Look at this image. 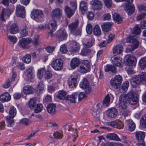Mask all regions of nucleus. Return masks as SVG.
<instances>
[{
  "mask_svg": "<svg viewBox=\"0 0 146 146\" xmlns=\"http://www.w3.org/2000/svg\"><path fill=\"white\" fill-rule=\"evenodd\" d=\"M138 98L136 94L133 91H130L128 94L120 96L119 98V106L122 110L127 108L128 104L127 101L130 104L134 105L137 104Z\"/></svg>",
  "mask_w": 146,
  "mask_h": 146,
  "instance_id": "1",
  "label": "nucleus"
},
{
  "mask_svg": "<svg viewBox=\"0 0 146 146\" xmlns=\"http://www.w3.org/2000/svg\"><path fill=\"white\" fill-rule=\"evenodd\" d=\"M146 82V72H143L141 75H135L130 80V82L133 87H136L140 84Z\"/></svg>",
  "mask_w": 146,
  "mask_h": 146,
  "instance_id": "2",
  "label": "nucleus"
},
{
  "mask_svg": "<svg viewBox=\"0 0 146 146\" xmlns=\"http://www.w3.org/2000/svg\"><path fill=\"white\" fill-rule=\"evenodd\" d=\"M122 81V77L119 75L116 76L114 78L111 80V85L115 89L118 88L120 86Z\"/></svg>",
  "mask_w": 146,
  "mask_h": 146,
  "instance_id": "3",
  "label": "nucleus"
},
{
  "mask_svg": "<svg viewBox=\"0 0 146 146\" xmlns=\"http://www.w3.org/2000/svg\"><path fill=\"white\" fill-rule=\"evenodd\" d=\"M80 86L82 89L85 90L86 94L90 93L92 90V88L90 86L89 82L86 78H84L80 82Z\"/></svg>",
  "mask_w": 146,
  "mask_h": 146,
  "instance_id": "4",
  "label": "nucleus"
},
{
  "mask_svg": "<svg viewBox=\"0 0 146 146\" xmlns=\"http://www.w3.org/2000/svg\"><path fill=\"white\" fill-rule=\"evenodd\" d=\"M44 14L43 11L41 10H33L31 13V17L33 19L36 21L43 17Z\"/></svg>",
  "mask_w": 146,
  "mask_h": 146,
  "instance_id": "5",
  "label": "nucleus"
},
{
  "mask_svg": "<svg viewBox=\"0 0 146 146\" xmlns=\"http://www.w3.org/2000/svg\"><path fill=\"white\" fill-rule=\"evenodd\" d=\"M126 42H127L131 43L132 44L131 50L133 51L137 48L139 46V42L135 36H130L126 38Z\"/></svg>",
  "mask_w": 146,
  "mask_h": 146,
  "instance_id": "6",
  "label": "nucleus"
},
{
  "mask_svg": "<svg viewBox=\"0 0 146 146\" xmlns=\"http://www.w3.org/2000/svg\"><path fill=\"white\" fill-rule=\"evenodd\" d=\"M63 62L60 59H56L52 63V67L55 70H60L63 68Z\"/></svg>",
  "mask_w": 146,
  "mask_h": 146,
  "instance_id": "7",
  "label": "nucleus"
},
{
  "mask_svg": "<svg viewBox=\"0 0 146 146\" xmlns=\"http://www.w3.org/2000/svg\"><path fill=\"white\" fill-rule=\"evenodd\" d=\"M16 14L18 17L25 18L26 15L25 7L21 5H18L16 8Z\"/></svg>",
  "mask_w": 146,
  "mask_h": 146,
  "instance_id": "8",
  "label": "nucleus"
},
{
  "mask_svg": "<svg viewBox=\"0 0 146 146\" xmlns=\"http://www.w3.org/2000/svg\"><path fill=\"white\" fill-rule=\"evenodd\" d=\"M90 68V66L88 61L85 60L80 66L79 71L82 73H86L89 71Z\"/></svg>",
  "mask_w": 146,
  "mask_h": 146,
  "instance_id": "9",
  "label": "nucleus"
},
{
  "mask_svg": "<svg viewBox=\"0 0 146 146\" xmlns=\"http://www.w3.org/2000/svg\"><path fill=\"white\" fill-rule=\"evenodd\" d=\"M31 40L30 39L27 38H23L20 40L19 42V46L25 49H28L29 46L28 45L30 43Z\"/></svg>",
  "mask_w": 146,
  "mask_h": 146,
  "instance_id": "10",
  "label": "nucleus"
},
{
  "mask_svg": "<svg viewBox=\"0 0 146 146\" xmlns=\"http://www.w3.org/2000/svg\"><path fill=\"white\" fill-rule=\"evenodd\" d=\"M137 62V59L135 57L130 54L126 56V64L129 66H133L135 67Z\"/></svg>",
  "mask_w": 146,
  "mask_h": 146,
  "instance_id": "11",
  "label": "nucleus"
},
{
  "mask_svg": "<svg viewBox=\"0 0 146 146\" xmlns=\"http://www.w3.org/2000/svg\"><path fill=\"white\" fill-rule=\"evenodd\" d=\"M62 11L58 8L53 10L51 16L53 20H55V18L59 19L62 16Z\"/></svg>",
  "mask_w": 146,
  "mask_h": 146,
  "instance_id": "12",
  "label": "nucleus"
},
{
  "mask_svg": "<svg viewBox=\"0 0 146 146\" xmlns=\"http://www.w3.org/2000/svg\"><path fill=\"white\" fill-rule=\"evenodd\" d=\"M13 12V11L11 9H2L1 15V18L2 21H5V18L9 17Z\"/></svg>",
  "mask_w": 146,
  "mask_h": 146,
  "instance_id": "13",
  "label": "nucleus"
},
{
  "mask_svg": "<svg viewBox=\"0 0 146 146\" xmlns=\"http://www.w3.org/2000/svg\"><path fill=\"white\" fill-rule=\"evenodd\" d=\"M57 27V25L55 20H53L52 21L50 22L48 26L49 33L51 34L52 35L53 32L56 30Z\"/></svg>",
  "mask_w": 146,
  "mask_h": 146,
  "instance_id": "14",
  "label": "nucleus"
},
{
  "mask_svg": "<svg viewBox=\"0 0 146 146\" xmlns=\"http://www.w3.org/2000/svg\"><path fill=\"white\" fill-rule=\"evenodd\" d=\"M56 35L60 40H65L67 37V34L64 29L59 30L57 32Z\"/></svg>",
  "mask_w": 146,
  "mask_h": 146,
  "instance_id": "15",
  "label": "nucleus"
},
{
  "mask_svg": "<svg viewBox=\"0 0 146 146\" xmlns=\"http://www.w3.org/2000/svg\"><path fill=\"white\" fill-rule=\"evenodd\" d=\"M108 117L110 118L116 117L118 114L117 110L114 108H110L108 111Z\"/></svg>",
  "mask_w": 146,
  "mask_h": 146,
  "instance_id": "16",
  "label": "nucleus"
},
{
  "mask_svg": "<svg viewBox=\"0 0 146 146\" xmlns=\"http://www.w3.org/2000/svg\"><path fill=\"white\" fill-rule=\"evenodd\" d=\"M92 7L94 10H100L102 7V3L98 0H93L92 1Z\"/></svg>",
  "mask_w": 146,
  "mask_h": 146,
  "instance_id": "17",
  "label": "nucleus"
},
{
  "mask_svg": "<svg viewBox=\"0 0 146 146\" xmlns=\"http://www.w3.org/2000/svg\"><path fill=\"white\" fill-rule=\"evenodd\" d=\"M113 50V54L115 56L121 54L123 50V48L122 45L118 44L114 46Z\"/></svg>",
  "mask_w": 146,
  "mask_h": 146,
  "instance_id": "18",
  "label": "nucleus"
},
{
  "mask_svg": "<svg viewBox=\"0 0 146 146\" xmlns=\"http://www.w3.org/2000/svg\"><path fill=\"white\" fill-rule=\"evenodd\" d=\"M78 97V94L77 92L73 93L72 95H68L66 98V100L71 103H74Z\"/></svg>",
  "mask_w": 146,
  "mask_h": 146,
  "instance_id": "19",
  "label": "nucleus"
},
{
  "mask_svg": "<svg viewBox=\"0 0 146 146\" xmlns=\"http://www.w3.org/2000/svg\"><path fill=\"white\" fill-rule=\"evenodd\" d=\"M80 10L82 13L84 14L87 11L88 5L87 3L84 1H82L80 4Z\"/></svg>",
  "mask_w": 146,
  "mask_h": 146,
  "instance_id": "20",
  "label": "nucleus"
},
{
  "mask_svg": "<svg viewBox=\"0 0 146 146\" xmlns=\"http://www.w3.org/2000/svg\"><path fill=\"white\" fill-rule=\"evenodd\" d=\"M76 78L71 77L68 80V85L70 88H75L76 86Z\"/></svg>",
  "mask_w": 146,
  "mask_h": 146,
  "instance_id": "21",
  "label": "nucleus"
},
{
  "mask_svg": "<svg viewBox=\"0 0 146 146\" xmlns=\"http://www.w3.org/2000/svg\"><path fill=\"white\" fill-rule=\"evenodd\" d=\"M9 30L11 34H15L18 32L19 28L18 25L14 23L10 25Z\"/></svg>",
  "mask_w": 146,
  "mask_h": 146,
  "instance_id": "22",
  "label": "nucleus"
},
{
  "mask_svg": "<svg viewBox=\"0 0 146 146\" xmlns=\"http://www.w3.org/2000/svg\"><path fill=\"white\" fill-rule=\"evenodd\" d=\"M122 58H120L114 57L112 60V62L113 65L120 67L121 66L122 63Z\"/></svg>",
  "mask_w": 146,
  "mask_h": 146,
  "instance_id": "23",
  "label": "nucleus"
},
{
  "mask_svg": "<svg viewBox=\"0 0 146 146\" xmlns=\"http://www.w3.org/2000/svg\"><path fill=\"white\" fill-rule=\"evenodd\" d=\"M11 99V96L8 92L5 93L0 96V100L2 102L9 101Z\"/></svg>",
  "mask_w": 146,
  "mask_h": 146,
  "instance_id": "24",
  "label": "nucleus"
},
{
  "mask_svg": "<svg viewBox=\"0 0 146 146\" xmlns=\"http://www.w3.org/2000/svg\"><path fill=\"white\" fill-rule=\"evenodd\" d=\"M106 138L111 140H114L118 141H121V140L118 136L114 133H110L107 134Z\"/></svg>",
  "mask_w": 146,
  "mask_h": 146,
  "instance_id": "25",
  "label": "nucleus"
},
{
  "mask_svg": "<svg viewBox=\"0 0 146 146\" xmlns=\"http://www.w3.org/2000/svg\"><path fill=\"white\" fill-rule=\"evenodd\" d=\"M128 128L130 131H133L135 128L136 125L135 123L131 119H129L127 121Z\"/></svg>",
  "mask_w": 146,
  "mask_h": 146,
  "instance_id": "26",
  "label": "nucleus"
},
{
  "mask_svg": "<svg viewBox=\"0 0 146 146\" xmlns=\"http://www.w3.org/2000/svg\"><path fill=\"white\" fill-rule=\"evenodd\" d=\"M80 62L78 58H73L71 61L70 66L71 68L75 69L80 64Z\"/></svg>",
  "mask_w": 146,
  "mask_h": 146,
  "instance_id": "27",
  "label": "nucleus"
},
{
  "mask_svg": "<svg viewBox=\"0 0 146 146\" xmlns=\"http://www.w3.org/2000/svg\"><path fill=\"white\" fill-rule=\"evenodd\" d=\"M136 138L138 141L144 140L145 136V133L143 131H137L135 133Z\"/></svg>",
  "mask_w": 146,
  "mask_h": 146,
  "instance_id": "28",
  "label": "nucleus"
},
{
  "mask_svg": "<svg viewBox=\"0 0 146 146\" xmlns=\"http://www.w3.org/2000/svg\"><path fill=\"white\" fill-rule=\"evenodd\" d=\"M112 24L111 23H104L101 25L102 30L104 32H107L110 31L111 28Z\"/></svg>",
  "mask_w": 146,
  "mask_h": 146,
  "instance_id": "29",
  "label": "nucleus"
},
{
  "mask_svg": "<svg viewBox=\"0 0 146 146\" xmlns=\"http://www.w3.org/2000/svg\"><path fill=\"white\" fill-rule=\"evenodd\" d=\"M78 21L76 20L74 22L70 24L68 26L69 28L71 33L76 30L78 27Z\"/></svg>",
  "mask_w": 146,
  "mask_h": 146,
  "instance_id": "30",
  "label": "nucleus"
},
{
  "mask_svg": "<svg viewBox=\"0 0 146 146\" xmlns=\"http://www.w3.org/2000/svg\"><path fill=\"white\" fill-rule=\"evenodd\" d=\"M56 105L53 104H49L47 107L48 112L51 114H54L55 112Z\"/></svg>",
  "mask_w": 146,
  "mask_h": 146,
  "instance_id": "31",
  "label": "nucleus"
},
{
  "mask_svg": "<svg viewBox=\"0 0 146 146\" xmlns=\"http://www.w3.org/2000/svg\"><path fill=\"white\" fill-rule=\"evenodd\" d=\"M80 48V46L79 43L76 42H74L73 46L71 48V52L73 53H74L78 52Z\"/></svg>",
  "mask_w": 146,
  "mask_h": 146,
  "instance_id": "32",
  "label": "nucleus"
},
{
  "mask_svg": "<svg viewBox=\"0 0 146 146\" xmlns=\"http://www.w3.org/2000/svg\"><path fill=\"white\" fill-rule=\"evenodd\" d=\"M33 88L31 86L28 85L25 86L23 88V91L24 94H29L33 92Z\"/></svg>",
  "mask_w": 146,
  "mask_h": 146,
  "instance_id": "33",
  "label": "nucleus"
},
{
  "mask_svg": "<svg viewBox=\"0 0 146 146\" xmlns=\"http://www.w3.org/2000/svg\"><path fill=\"white\" fill-rule=\"evenodd\" d=\"M65 11L67 17L69 18L71 17L74 13V11L71 9L67 6L65 7Z\"/></svg>",
  "mask_w": 146,
  "mask_h": 146,
  "instance_id": "34",
  "label": "nucleus"
},
{
  "mask_svg": "<svg viewBox=\"0 0 146 146\" xmlns=\"http://www.w3.org/2000/svg\"><path fill=\"white\" fill-rule=\"evenodd\" d=\"M127 14L129 15H131L134 12L135 7L133 5L127 6L125 8Z\"/></svg>",
  "mask_w": 146,
  "mask_h": 146,
  "instance_id": "35",
  "label": "nucleus"
},
{
  "mask_svg": "<svg viewBox=\"0 0 146 146\" xmlns=\"http://www.w3.org/2000/svg\"><path fill=\"white\" fill-rule=\"evenodd\" d=\"M105 71L106 72L110 71L114 73H116L117 72L115 66L109 65H107L106 66L105 68Z\"/></svg>",
  "mask_w": 146,
  "mask_h": 146,
  "instance_id": "36",
  "label": "nucleus"
},
{
  "mask_svg": "<svg viewBox=\"0 0 146 146\" xmlns=\"http://www.w3.org/2000/svg\"><path fill=\"white\" fill-rule=\"evenodd\" d=\"M113 17L114 20L118 24L121 23L123 21L122 18L117 13H114L113 15Z\"/></svg>",
  "mask_w": 146,
  "mask_h": 146,
  "instance_id": "37",
  "label": "nucleus"
},
{
  "mask_svg": "<svg viewBox=\"0 0 146 146\" xmlns=\"http://www.w3.org/2000/svg\"><path fill=\"white\" fill-rule=\"evenodd\" d=\"M140 125L143 128H146V113L145 114L140 120Z\"/></svg>",
  "mask_w": 146,
  "mask_h": 146,
  "instance_id": "38",
  "label": "nucleus"
},
{
  "mask_svg": "<svg viewBox=\"0 0 146 146\" xmlns=\"http://www.w3.org/2000/svg\"><path fill=\"white\" fill-rule=\"evenodd\" d=\"M66 94L64 91L61 90L58 92L56 96L57 98L61 100H63L65 98Z\"/></svg>",
  "mask_w": 146,
  "mask_h": 146,
  "instance_id": "39",
  "label": "nucleus"
},
{
  "mask_svg": "<svg viewBox=\"0 0 146 146\" xmlns=\"http://www.w3.org/2000/svg\"><path fill=\"white\" fill-rule=\"evenodd\" d=\"M9 116L8 117L13 118L16 115L17 113V111L16 108L14 107H11L9 110Z\"/></svg>",
  "mask_w": 146,
  "mask_h": 146,
  "instance_id": "40",
  "label": "nucleus"
},
{
  "mask_svg": "<svg viewBox=\"0 0 146 146\" xmlns=\"http://www.w3.org/2000/svg\"><path fill=\"white\" fill-rule=\"evenodd\" d=\"M94 30L93 33L95 35L97 36L100 35L101 32L99 26L97 25H96L94 28Z\"/></svg>",
  "mask_w": 146,
  "mask_h": 146,
  "instance_id": "41",
  "label": "nucleus"
},
{
  "mask_svg": "<svg viewBox=\"0 0 146 146\" xmlns=\"http://www.w3.org/2000/svg\"><path fill=\"white\" fill-rule=\"evenodd\" d=\"M36 101L35 98H33L30 100L29 102V106L31 109H34L36 105Z\"/></svg>",
  "mask_w": 146,
  "mask_h": 146,
  "instance_id": "42",
  "label": "nucleus"
},
{
  "mask_svg": "<svg viewBox=\"0 0 146 146\" xmlns=\"http://www.w3.org/2000/svg\"><path fill=\"white\" fill-rule=\"evenodd\" d=\"M139 64L142 69L146 67V57L141 58L139 61Z\"/></svg>",
  "mask_w": 146,
  "mask_h": 146,
  "instance_id": "43",
  "label": "nucleus"
},
{
  "mask_svg": "<svg viewBox=\"0 0 146 146\" xmlns=\"http://www.w3.org/2000/svg\"><path fill=\"white\" fill-rule=\"evenodd\" d=\"M8 124L7 125L8 127H12L14 124V122L13 118L11 117L7 116L5 117Z\"/></svg>",
  "mask_w": 146,
  "mask_h": 146,
  "instance_id": "44",
  "label": "nucleus"
},
{
  "mask_svg": "<svg viewBox=\"0 0 146 146\" xmlns=\"http://www.w3.org/2000/svg\"><path fill=\"white\" fill-rule=\"evenodd\" d=\"M27 27L26 25L24 26L21 30L20 33L22 37L27 36L28 34V31H27Z\"/></svg>",
  "mask_w": 146,
  "mask_h": 146,
  "instance_id": "45",
  "label": "nucleus"
},
{
  "mask_svg": "<svg viewBox=\"0 0 146 146\" xmlns=\"http://www.w3.org/2000/svg\"><path fill=\"white\" fill-rule=\"evenodd\" d=\"M43 106L42 104H38L34 108V111L35 113H38L41 111L43 109Z\"/></svg>",
  "mask_w": 146,
  "mask_h": 146,
  "instance_id": "46",
  "label": "nucleus"
},
{
  "mask_svg": "<svg viewBox=\"0 0 146 146\" xmlns=\"http://www.w3.org/2000/svg\"><path fill=\"white\" fill-rule=\"evenodd\" d=\"M23 61L26 63H29L31 61V56L29 54H25L23 58Z\"/></svg>",
  "mask_w": 146,
  "mask_h": 146,
  "instance_id": "47",
  "label": "nucleus"
},
{
  "mask_svg": "<svg viewBox=\"0 0 146 146\" xmlns=\"http://www.w3.org/2000/svg\"><path fill=\"white\" fill-rule=\"evenodd\" d=\"M45 72V70L44 68H42L38 70L37 73V76L38 78L39 79H40L42 78L43 75V74Z\"/></svg>",
  "mask_w": 146,
  "mask_h": 146,
  "instance_id": "48",
  "label": "nucleus"
},
{
  "mask_svg": "<svg viewBox=\"0 0 146 146\" xmlns=\"http://www.w3.org/2000/svg\"><path fill=\"white\" fill-rule=\"evenodd\" d=\"M90 49L87 48H84L81 50V54L83 56H85L89 54L90 52Z\"/></svg>",
  "mask_w": 146,
  "mask_h": 146,
  "instance_id": "49",
  "label": "nucleus"
},
{
  "mask_svg": "<svg viewBox=\"0 0 146 146\" xmlns=\"http://www.w3.org/2000/svg\"><path fill=\"white\" fill-rule=\"evenodd\" d=\"M133 33L135 34L139 35L141 33V30L138 25H136L134 28Z\"/></svg>",
  "mask_w": 146,
  "mask_h": 146,
  "instance_id": "50",
  "label": "nucleus"
},
{
  "mask_svg": "<svg viewBox=\"0 0 146 146\" xmlns=\"http://www.w3.org/2000/svg\"><path fill=\"white\" fill-rule=\"evenodd\" d=\"M110 101V97L109 94H107L105 97L103 103V104L107 106L109 103Z\"/></svg>",
  "mask_w": 146,
  "mask_h": 146,
  "instance_id": "51",
  "label": "nucleus"
},
{
  "mask_svg": "<svg viewBox=\"0 0 146 146\" xmlns=\"http://www.w3.org/2000/svg\"><path fill=\"white\" fill-rule=\"evenodd\" d=\"M95 40L93 38H91L90 41H88L85 44V46L87 48H90L92 47L95 42Z\"/></svg>",
  "mask_w": 146,
  "mask_h": 146,
  "instance_id": "52",
  "label": "nucleus"
},
{
  "mask_svg": "<svg viewBox=\"0 0 146 146\" xmlns=\"http://www.w3.org/2000/svg\"><path fill=\"white\" fill-rule=\"evenodd\" d=\"M105 5L109 8L112 6V3L111 0H103Z\"/></svg>",
  "mask_w": 146,
  "mask_h": 146,
  "instance_id": "53",
  "label": "nucleus"
},
{
  "mask_svg": "<svg viewBox=\"0 0 146 146\" xmlns=\"http://www.w3.org/2000/svg\"><path fill=\"white\" fill-rule=\"evenodd\" d=\"M60 50L61 52L63 54H65L68 51L66 45L65 44H63L60 46Z\"/></svg>",
  "mask_w": 146,
  "mask_h": 146,
  "instance_id": "54",
  "label": "nucleus"
},
{
  "mask_svg": "<svg viewBox=\"0 0 146 146\" xmlns=\"http://www.w3.org/2000/svg\"><path fill=\"white\" fill-rule=\"evenodd\" d=\"M86 31L87 33L89 34H91L92 31V26L90 24H88L86 27Z\"/></svg>",
  "mask_w": 146,
  "mask_h": 146,
  "instance_id": "55",
  "label": "nucleus"
},
{
  "mask_svg": "<svg viewBox=\"0 0 146 146\" xmlns=\"http://www.w3.org/2000/svg\"><path fill=\"white\" fill-rule=\"evenodd\" d=\"M8 38L9 40L14 44L17 41V38L15 36L9 35L8 36Z\"/></svg>",
  "mask_w": 146,
  "mask_h": 146,
  "instance_id": "56",
  "label": "nucleus"
},
{
  "mask_svg": "<svg viewBox=\"0 0 146 146\" xmlns=\"http://www.w3.org/2000/svg\"><path fill=\"white\" fill-rule=\"evenodd\" d=\"M53 135L54 137L56 139H59L62 138V134L61 133L58 131L54 132Z\"/></svg>",
  "mask_w": 146,
  "mask_h": 146,
  "instance_id": "57",
  "label": "nucleus"
},
{
  "mask_svg": "<svg viewBox=\"0 0 146 146\" xmlns=\"http://www.w3.org/2000/svg\"><path fill=\"white\" fill-rule=\"evenodd\" d=\"M20 122L21 123L24 124L26 125H28L30 123L29 120L26 118L23 119L20 121Z\"/></svg>",
  "mask_w": 146,
  "mask_h": 146,
  "instance_id": "58",
  "label": "nucleus"
},
{
  "mask_svg": "<svg viewBox=\"0 0 146 146\" xmlns=\"http://www.w3.org/2000/svg\"><path fill=\"white\" fill-rule=\"evenodd\" d=\"M129 85L128 82L126 81L123 83L122 86L121 88L124 91H126Z\"/></svg>",
  "mask_w": 146,
  "mask_h": 146,
  "instance_id": "59",
  "label": "nucleus"
},
{
  "mask_svg": "<svg viewBox=\"0 0 146 146\" xmlns=\"http://www.w3.org/2000/svg\"><path fill=\"white\" fill-rule=\"evenodd\" d=\"M139 11L140 12L146 11V5H143L137 6Z\"/></svg>",
  "mask_w": 146,
  "mask_h": 146,
  "instance_id": "60",
  "label": "nucleus"
},
{
  "mask_svg": "<svg viewBox=\"0 0 146 146\" xmlns=\"http://www.w3.org/2000/svg\"><path fill=\"white\" fill-rule=\"evenodd\" d=\"M16 66L18 69L21 70H23L25 69L24 64L21 62L18 63L16 65Z\"/></svg>",
  "mask_w": 146,
  "mask_h": 146,
  "instance_id": "61",
  "label": "nucleus"
},
{
  "mask_svg": "<svg viewBox=\"0 0 146 146\" xmlns=\"http://www.w3.org/2000/svg\"><path fill=\"white\" fill-rule=\"evenodd\" d=\"M36 89L37 91H39V92L43 90V85L42 82H40L37 85V87H36Z\"/></svg>",
  "mask_w": 146,
  "mask_h": 146,
  "instance_id": "62",
  "label": "nucleus"
},
{
  "mask_svg": "<svg viewBox=\"0 0 146 146\" xmlns=\"http://www.w3.org/2000/svg\"><path fill=\"white\" fill-rule=\"evenodd\" d=\"M117 128L119 129H122L124 127V125L123 123L119 120H117Z\"/></svg>",
  "mask_w": 146,
  "mask_h": 146,
  "instance_id": "63",
  "label": "nucleus"
},
{
  "mask_svg": "<svg viewBox=\"0 0 146 146\" xmlns=\"http://www.w3.org/2000/svg\"><path fill=\"white\" fill-rule=\"evenodd\" d=\"M52 74L49 71L46 72L44 75L45 78L48 79L51 78L52 76Z\"/></svg>",
  "mask_w": 146,
  "mask_h": 146,
  "instance_id": "64",
  "label": "nucleus"
}]
</instances>
